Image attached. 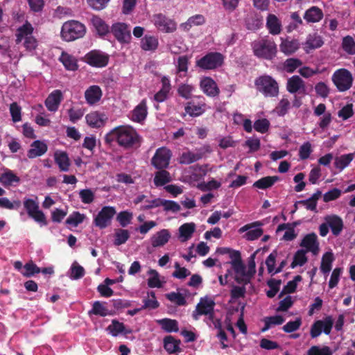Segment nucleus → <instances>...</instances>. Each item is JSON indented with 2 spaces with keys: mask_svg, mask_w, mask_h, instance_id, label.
<instances>
[{
  "mask_svg": "<svg viewBox=\"0 0 355 355\" xmlns=\"http://www.w3.org/2000/svg\"><path fill=\"white\" fill-rule=\"evenodd\" d=\"M91 22L99 35L104 36L110 32L109 26L98 16H93Z\"/></svg>",
  "mask_w": 355,
  "mask_h": 355,
  "instance_id": "37",
  "label": "nucleus"
},
{
  "mask_svg": "<svg viewBox=\"0 0 355 355\" xmlns=\"http://www.w3.org/2000/svg\"><path fill=\"white\" fill-rule=\"evenodd\" d=\"M159 170L155 173L154 178V184L157 187L163 186L171 181V175L168 171L164 169Z\"/></svg>",
  "mask_w": 355,
  "mask_h": 355,
  "instance_id": "43",
  "label": "nucleus"
},
{
  "mask_svg": "<svg viewBox=\"0 0 355 355\" xmlns=\"http://www.w3.org/2000/svg\"><path fill=\"white\" fill-rule=\"evenodd\" d=\"M277 256V252L273 251L271 252L266 260V264L269 273L276 274L279 272V268H276L275 262Z\"/></svg>",
  "mask_w": 355,
  "mask_h": 355,
  "instance_id": "55",
  "label": "nucleus"
},
{
  "mask_svg": "<svg viewBox=\"0 0 355 355\" xmlns=\"http://www.w3.org/2000/svg\"><path fill=\"white\" fill-rule=\"evenodd\" d=\"M23 204L30 218H33L41 226L47 225L46 216L44 212L40 209L39 203L36 200L25 198Z\"/></svg>",
  "mask_w": 355,
  "mask_h": 355,
  "instance_id": "6",
  "label": "nucleus"
},
{
  "mask_svg": "<svg viewBox=\"0 0 355 355\" xmlns=\"http://www.w3.org/2000/svg\"><path fill=\"white\" fill-rule=\"evenodd\" d=\"M262 223L259 221L241 227L239 232L243 233L247 232L244 237L248 241H254L259 238L263 234V230L260 227Z\"/></svg>",
  "mask_w": 355,
  "mask_h": 355,
  "instance_id": "18",
  "label": "nucleus"
},
{
  "mask_svg": "<svg viewBox=\"0 0 355 355\" xmlns=\"http://www.w3.org/2000/svg\"><path fill=\"white\" fill-rule=\"evenodd\" d=\"M161 83L162 88L154 96V100L158 103L164 102L168 98L171 89V81L168 77L162 76Z\"/></svg>",
  "mask_w": 355,
  "mask_h": 355,
  "instance_id": "29",
  "label": "nucleus"
},
{
  "mask_svg": "<svg viewBox=\"0 0 355 355\" xmlns=\"http://www.w3.org/2000/svg\"><path fill=\"white\" fill-rule=\"evenodd\" d=\"M332 352L331 349L324 346L320 347L318 346H313L308 350V355H331Z\"/></svg>",
  "mask_w": 355,
  "mask_h": 355,
  "instance_id": "64",
  "label": "nucleus"
},
{
  "mask_svg": "<svg viewBox=\"0 0 355 355\" xmlns=\"http://www.w3.org/2000/svg\"><path fill=\"white\" fill-rule=\"evenodd\" d=\"M230 263L235 272V280L239 284H247L252 277L242 263L240 254L239 252L236 253V257Z\"/></svg>",
  "mask_w": 355,
  "mask_h": 355,
  "instance_id": "9",
  "label": "nucleus"
},
{
  "mask_svg": "<svg viewBox=\"0 0 355 355\" xmlns=\"http://www.w3.org/2000/svg\"><path fill=\"white\" fill-rule=\"evenodd\" d=\"M252 48L255 56L266 60L272 59L277 51L276 44L268 37L254 40L252 43Z\"/></svg>",
  "mask_w": 355,
  "mask_h": 355,
  "instance_id": "2",
  "label": "nucleus"
},
{
  "mask_svg": "<svg viewBox=\"0 0 355 355\" xmlns=\"http://www.w3.org/2000/svg\"><path fill=\"white\" fill-rule=\"evenodd\" d=\"M284 322V318L282 315H274L267 317L264 319L265 326L263 328V331L269 329L273 325L282 324Z\"/></svg>",
  "mask_w": 355,
  "mask_h": 355,
  "instance_id": "57",
  "label": "nucleus"
},
{
  "mask_svg": "<svg viewBox=\"0 0 355 355\" xmlns=\"http://www.w3.org/2000/svg\"><path fill=\"white\" fill-rule=\"evenodd\" d=\"M159 45L158 39L153 35H146L140 42L141 48L146 51H154Z\"/></svg>",
  "mask_w": 355,
  "mask_h": 355,
  "instance_id": "35",
  "label": "nucleus"
},
{
  "mask_svg": "<svg viewBox=\"0 0 355 355\" xmlns=\"http://www.w3.org/2000/svg\"><path fill=\"white\" fill-rule=\"evenodd\" d=\"M86 62L89 65L96 67H103L107 64L109 57L104 53L92 51L85 56Z\"/></svg>",
  "mask_w": 355,
  "mask_h": 355,
  "instance_id": "19",
  "label": "nucleus"
},
{
  "mask_svg": "<svg viewBox=\"0 0 355 355\" xmlns=\"http://www.w3.org/2000/svg\"><path fill=\"white\" fill-rule=\"evenodd\" d=\"M257 89L266 97H275L279 94L277 82L268 75L257 78L254 82Z\"/></svg>",
  "mask_w": 355,
  "mask_h": 355,
  "instance_id": "4",
  "label": "nucleus"
},
{
  "mask_svg": "<svg viewBox=\"0 0 355 355\" xmlns=\"http://www.w3.org/2000/svg\"><path fill=\"white\" fill-rule=\"evenodd\" d=\"M111 32L120 43L128 44L131 40L130 29L128 24L117 22L112 24Z\"/></svg>",
  "mask_w": 355,
  "mask_h": 355,
  "instance_id": "15",
  "label": "nucleus"
},
{
  "mask_svg": "<svg viewBox=\"0 0 355 355\" xmlns=\"http://www.w3.org/2000/svg\"><path fill=\"white\" fill-rule=\"evenodd\" d=\"M180 340L175 339L172 336H167L164 338V347L169 354H173L180 351Z\"/></svg>",
  "mask_w": 355,
  "mask_h": 355,
  "instance_id": "40",
  "label": "nucleus"
},
{
  "mask_svg": "<svg viewBox=\"0 0 355 355\" xmlns=\"http://www.w3.org/2000/svg\"><path fill=\"white\" fill-rule=\"evenodd\" d=\"M60 60L68 70L75 71L78 69L76 59L67 53H62L60 58Z\"/></svg>",
  "mask_w": 355,
  "mask_h": 355,
  "instance_id": "44",
  "label": "nucleus"
},
{
  "mask_svg": "<svg viewBox=\"0 0 355 355\" xmlns=\"http://www.w3.org/2000/svg\"><path fill=\"white\" fill-rule=\"evenodd\" d=\"M157 322L162 326V329L167 332H177L178 331V322L175 320L164 318L158 320Z\"/></svg>",
  "mask_w": 355,
  "mask_h": 355,
  "instance_id": "50",
  "label": "nucleus"
},
{
  "mask_svg": "<svg viewBox=\"0 0 355 355\" xmlns=\"http://www.w3.org/2000/svg\"><path fill=\"white\" fill-rule=\"evenodd\" d=\"M194 90L195 87L192 85L182 83L179 85L177 92L181 97L184 99H189L191 98Z\"/></svg>",
  "mask_w": 355,
  "mask_h": 355,
  "instance_id": "51",
  "label": "nucleus"
},
{
  "mask_svg": "<svg viewBox=\"0 0 355 355\" xmlns=\"http://www.w3.org/2000/svg\"><path fill=\"white\" fill-rule=\"evenodd\" d=\"M333 327V319L328 316L324 320L315 321L311 327L310 334L311 338H315L319 336L322 331L329 335Z\"/></svg>",
  "mask_w": 355,
  "mask_h": 355,
  "instance_id": "16",
  "label": "nucleus"
},
{
  "mask_svg": "<svg viewBox=\"0 0 355 355\" xmlns=\"http://www.w3.org/2000/svg\"><path fill=\"white\" fill-rule=\"evenodd\" d=\"M342 47L348 54H355V41L352 37L347 35L343 37L342 41Z\"/></svg>",
  "mask_w": 355,
  "mask_h": 355,
  "instance_id": "58",
  "label": "nucleus"
},
{
  "mask_svg": "<svg viewBox=\"0 0 355 355\" xmlns=\"http://www.w3.org/2000/svg\"><path fill=\"white\" fill-rule=\"evenodd\" d=\"M170 238L171 234L168 230L163 229L152 236L150 243L154 248L162 247L168 243Z\"/></svg>",
  "mask_w": 355,
  "mask_h": 355,
  "instance_id": "30",
  "label": "nucleus"
},
{
  "mask_svg": "<svg viewBox=\"0 0 355 355\" xmlns=\"http://www.w3.org/2000/svg\"><path fill=\"white\" fill-rule=\"evenodd\" d=\"M85 274V269L79 265L78 262L74 261L70 268L69 277L73 280H77L84 277Z\"/></svg>",
  "mask_w": 355,
  "mask_h": 355,
  "instance_id": "48",
  "label": "nucleus"
},
{
  "mask_svg": "<svg viewBox=\"0 0 355 355\" xmlns=\"http://www.w3.org/2000/svg\"><path fill=\"white\" fill-rule=\"evenodd\" d=\"M48 150L47 144L40 140L33 141L28 150L27 156L30 159L40 157L45 154Z\"/></svg>",
  "mask_w": 355,
  "mask_h": 355,
  "instance_id": "28",
  "label": "nucleus"
},
{
  "mask_svg": "<svg viewBox=\"0 0 355 355\" xmlns=\"http://www.w3.org/2000/svg\"><path fill=\"white\" fill-rule=\"evenodd\" d=\"M278 180L277 176H266L256 181L253 186L258 189H266L272 187Z\"/></svg>",
  "mask_w": 355,
  "mask_h": 355,
  "instance_id": "45",
  "label": "nucleus"
},
{
  "mask_svg": "<svg viewBox=\"0 0 355 355\" xmlns=\"http://www.w3.org/2000/svg\"><path fill=\"white\" fill-rule=\"evenodd\" d=\"M54 159L60 171L67 172L69 170L70 160L65 152L56 151L54 154Z\"/></svg>",
  "mask_w": 355,
  "mask_h": 355,
  "instance_id": "34",
  "label": "nucleus"
},
{
  "mask_svg": "<svg viewBox=\"0 0 355 355\" xmlns=\"http://www.w3.org/2000/svg\"><path fill=\"white\" fill-rule=\"evenodd\" d=\"M20 179L12 171L7 170L0 176V182L5 187L11 186L13 183L19 182Z\"/></svg>",
  "mask_w": 355,
  "mask_h": 355,
  "instance_id": "46",
  "label": "nucleus"
},
{
  "mask_svg": "<svg viewBox=\"0 0 355 355\" xmlns=\"http://www.w3.org/2000/svg\"><path fill=\"white\" fill-rule=\"evenodd\" d=\"M206 110L207 104L205 98L202 96H196L195 99L188 102L184 107L186 114L192 117L202 115Z\"/></svg>",
  "mask_w": 355,
  "mask_h": 355,
  "instance_id": "12",
  "label": "nucleus"
},
{
  "mask_svg": "<svg viewBox=\"0 0 355 355\" xmlns=\"http://www.w3.org/2000/svg\"><path fill=\"white\" fill-rule=\"evenodd\" d=\"M86 33V27L76 20H69L62 26L60 35L63 40L71 42L83 37Z\"/></svg>",
  "mask_w": 355,
  "mask_h": 355,
  "instance_id": "3",
  "label": "nucleus"
},
{
  "mask_svg": "<svg viewBox=\"0 0 355 355\" xmlns=\"http://www.w3.org/2000/svg\"><path fill=\"white\" fill-rule=\"evenodd\" d=\"M9 110L12 117V121L14 123L21 121V107L17 104V103H12L10 105Z\"/></svg>",
  "mask_w": 355,
  "mask_h": 355,
  "instance_id": "60",
  "label": "nucleus"
},
{
  "mask_svg": "<svg viewBox=\"0 0 355 355\" xmlns=\"http://www.w3.org/2000/svg\"><path fill=\"white\" fill-rule=\"evenodd\" d=\"M199 85L203 93L208 96L215 97L220 93L216 83L210 77L202 78Z\"/></svg>",
  "mask_w": 355,
  "mask_h": 355,
  "instance_id": "20",
  "label": "nucleus"
},
{
  "mask_svg": "<svg viewBox=\"0 0 355 355\" xmlns=\"http://www.w3.org/2000/svg\"><path fill=\"white\" fill-rule=\"evenodd\" d=\"M205 21V17L202 15L198 14L190 17L186 22L182 23L180 27L184 31H189L193 26H201Z\"/></svg>",
  "mask_w": 355,
  "mask_h": 355,
  "instance_id": "33",
  "label": "nucleus"
},
{
  "mask_svg": "<svg viewBox=\"0 0 355 355\" xmlns=\"http://www.w3.org/2000/svg\"><path fill=\"white\" fill-rule=\"evenodd\" d=\"M108 120L105 112L100 111L90 112L85 116L87 124L92 128H100L103 127Z\"/></svg>",
  "mask_w": 355,
  "mask_h": 355,
  "instance_id": "17",
  "label": "nucleus"
},
{
  "mask_svg": "<svg viewBox=\"0 0 355 355\" xmlns=\"http://www.w3.org/2000/svg\"><path fill=\"white\" fill-rule=\"evenodd\" d=\"M354 159V155L352 153L345 154L336 157L334 160L335 167L343 171L346 168Z\"/></svg>",
  "mask_w": 355,
  "mask_h": 355,
  "instance_id": "47",
  "label": "nucleus"
},
{
  "mask_svg": "<svg viewBox=\"0 0 355 355\" xmlns=\"http://www.w3.org/2000/svg\"><path fill=\"white\" fill-rule=\"evenodd\" d=\"M286 89L291 94H305L306 85L304 81L298 76H293L288 79Z\"/></svg>",
  "mask_w": 355,
  "mask_h": 355,
  "instance_id": "22",
  "label": "nucleus"
},
{
  "mask_svg": "<svg viewBox=\"0 0 355 355\" xmlns=\"http://www.w3.org/2000/svg\"><path fill=\"white\" fill-rule=\"evenodd\" d=\"M334 260V254L331 252H327L322 256L320 270L324 274H328L332 268V263Z\"/></svg>",
  "mask_w": 355,
  "mask_h": 355,
  "instance_id": "42",
  "label": "nucleus"
},
{
  "mask_svg": "<svg viewBox=\"0 0 355 355\" xmlns=\"http://www.w3.org/2000/svg\"><path fill=\"white\" fill-rule=\"evenodd\" d=\"M172 153L168 148L166 147L159 148L151 159V164L157 169L166 168L169 165Z\"/></svg>",
  "mask_w": 355,
  "mask_h": 355,
  "instance_id": "11",
  "label": "nucleus"
},
{
  "mask_svg": "<svg viewBox=\"0 0 355 355\" xmlns=\"http://www.w3.org/2000/svg\"><path fill=\"white\" fill-rule=\"evenodd\" d=\"M291 107V103L286 98H282L275 107L276 113L281 116H284Z\"/></svg>",
  "mask_w": 355,
  "mask_h": 355,
  "instance_id": "63",
  "label": "nucleus"
},
{
  "mask_svg": "<svg viewBox=\"0 0 355 355\" xmlns=\"http://www.w3.org/2000/svg\"><path fill=\"white\" fill-rule=\"evenodd\" d=\"M62 93L59 89L53 91L45 100L44 104L50 112H56L62 100Z\"/></svg>",
  "mask_w": 355,
  "mask_h": 355,
  "instance_id": "23",
  "label": "nucleus"
},
{
  "mask_svg": "<svg viewBox=\"0 0 355 355\" xmlns=\"http://www.w3.org/2000/svg\"><path fill=\"white\" fill-rule=\"evenodd\" d=\"M130 237L129 232L127 230L119 229L115 232L114 245H121L125 243Z\"/></svg>",
  "mask_w": 355,
  "mask_h": 355,
  "instance_id": "62",
  "label": "nucleus"
},
{
  "mask_svg": "<svg viewBox=\"0 0 355 355\" xmlns=\"http://www.w3.org/2000/svg\"><path fill=\"white\" fill-rule=\"evenodd\" d=\"M214 306L215 302L212 298L207 296L201 297L193 312V318L197 320L199 316L205 315H208L211 320H213Z\"/></svg>",
  "mask_w": 355,
  "mask_h": 355,
  "instance_id": "8",
  "label": "nucleus"
},
{
  "mask_svg": "<svg viewBox=\"0 0 355 355\" xmlns=\"http://www.w3.org/2000/svg\"><path fill=\"white\" fill-rule=\"evenodd\" d=\"M85 218V215L80 214L78 211H74L66 220L67 225L72 227H77L79 224L82 223Z\"/></svg>",
  "mask_w": 355,
  "mask_h": 355,
  "instance_id": "56",
  "label": "nucleus"
},
{
  "mask_svg": "<svg viewBox=\"0 0 355 355\" xmlns=\"http://www.w3.org/2000/svg\"><path fill=\"white\" fill-rule=\"evenodd\" d=\"M115 214L116 210L113 207L105 206L96 216L94 223L100 229H104L110 225Z\"/></svg>",
  "mask_w": 355,
  "mask_h": 355,
  "instance_id": "14",
  "label": "nucleus"
},
{
  "mask_svg": "<svg viewBox=\"0 0 355 355\" xmlns=\"http://www.w3.org/2000/svg\"><path fill=\"white\" fill-rule=\"evenodd\" d=\"M223 60L224 57L221 53L212 52L197 60L196 66L206 70L215 69L222 66Z\"/></svg>",
  "mask_w": 355,
  "mask_h": 355,
  "instance_id": "7",
  "label": "nucleus"
},
{
  "mask_svg": "<svg viewBox=\"0 0 355 355\" xmlns=\"http://www.w3.org/2000/svg\"><path fill=\"white\" fill-rule=\"evenodd\" d=\"M196 230L193 223H184L179 227V238L182 242H185L191 238Z\"/></svg>",
  "mask_w": 355,
  "mask_h": 355,
  "instance_id": "38",
  "label": "nucleus"
},
{
  "mask_svg": "<svg viewBox=\"0 0 355 355\" xmlns=\"http://www.w3.org/2000/svg\"><path fill=\"white\" fill-rule=\"evenodd\" d=\"M322 10L317 6H312L306 10L304 15V19L307 23H317L323 18Z\"/></svg>",
  "mask_w": 355,
  "mask_h": 355,
  "instance_id": "32",
  "label": "nucleus"
},
{
  "mask_svg": "<svg viewBox=\"0 0 355 355\" xmlns=\"http://www.w3.org/2000/svg\"><path fill=\"white\" fill-rule=\"evenodd\" d=\"M159 304L156 299L153 291L148 293L147 297L144 300V305L141 309H155L159 306Z\"/></svg>",
  "mask_w": 355,
  "mask_h": 355,
  "instance_id": "53",
  "label": "nucleus"
},
{
  "mask_svg": "<svg viewBox=\"0 0 355 355\" xmlns=\"http://www.w3.org/2000/svg\"><path fill=\"white\" fill-rule=\"evenodd\" d=\"M210 151V148L208 146L196 148L194 151L187 150L179 156L178 160L180 164H190L200 160L206 153Z\"/></svg>",
  "mask_w": 355,
  "mask_h": 355,
  "instance_id": "10",
  "label": "nucleus"
},
{
  "mask_svg": "<svg viewBox=\"0 0 355 355\" xmlns=\"http://www.w3.org/2000/svg\"><path fill=\"white\" fill-rule=\"evenodd\" d=\"M151 21L158 30L164 33H173L177 28L175 21L167 18L162 13L153 15Z\"/></svg>",
  "mask_w": 355,
  "mask_h": 355,
  "instance_id": "13",
  "label": "nucleus"
},
{
  "mask_svg": "<svg viewBox=\"0 0 355 355\" xmlns=\"http://www.w3.org/2000/svg\"><path fill=\"white\" fill-rule=\"evenodd\" d=\"M302 64V61L297 58H288L284 62V69L288 73H293Z\"/></svg>",
  "mask_w": 355,
  "mask_h": 355,
  "instance_id": "61",
  "label": "nucleus"
},
{
  "mask_svg": "<svg viewBox=\"0 0 355 355\" xmlns=\"http://www.w3.org/2000/svg\"><path fill=\"white\" fill-rule=\"evenodd\" d=\"M33 28L32 25L26 21L23 26L19 27L16 33V43H20L23 40H26L33 36Z\"/></svg>",
  "mask_w": 355,
  "mask_h": 355,
  "instance_id": "36",
  "label": "nucleus"
},
{
  "mask_svg": "<svg viewBox=\"0 0 355 355\" xmlns=\"http://www.w3.org/2000/svg\"><path fill=\"white\" fill-rule=\"evenodd\" d=\"M89 313L100 315L102 317L110 315V312L107 309V308L105 306L103 303L99 301H96L94 302L92 309L89 311Z\"/></svg>",
  "mask_w": 355,
  "mask_h": 355,
  "instance_id": "49",
  "label": "nucleus"
},
{
  "mask_svg": "<svg viewBox=\"0 0 355 355\" xmlns=\"http://www.w3.org/2000/svg\"><path fill=\"white\" fill-rule=\"evenodd\" d=\"M324 44L322 37L317 33L309 34L306 41L303 43V46L306 52L310 50L321 47Z\"/></svg>",
  "mask_w": 355,
  "mask_h": 355,
  "instance_id": "31",
  "label": "nucleus"
},
{
  "mask_svg": "<svg viewBox=\"0 0 355 355\" xmlns=\"http://www.w3.org/2000/svg\"><path fill=\"white\" fill-rule=\"evenodd\" d=\"M102 95V90L98 85H92L85 92V101L89 105L96 104L101 100Z\"/></svg>",
  "mask_w": 355,
  "mask_h": 355,
  "instance_id": "26",
  "label": "nucleus"
},
{
  "mask_svg": "<svg viewBox=\"0 0 355 355\" xmlns=\"http://www.w3.org/2000/svg\"><path fill=\"white\" fill-rule=\"evenodd\" d=\"M40 272V268L37 266L32 261L26 263L24 267L23 270L21 271V274L24 277H31L35 274H38Z\"/></svg>",
  "mask_w": 355,
  "mask_h": 355,
  "instance_id": "59",
  "label": "nucleus"
},
{
  "mask_svg": "<svg viewBox=\"0 0 355 355\" xmlns=\"http://www.w3.org/2000/svg\"><path fill=\"white\" fill-rule=\"evenodd\" d=\"M306 251L304 250H297L294 257L293 261L291 263V268H294L297 266H302L307 261V257L306 256Z\"/></svg>",
  "mask_w": 355,
  "mask_h": 355,
  "instance_id": "52",
  "label": "nucleus"
},
{
  "mask_svg": "<svg viewBox=\"0 0 355 355\" xmlns=\"http://www.w3.org/2000/svg\"><path fill=\"white\" fill-rule=\"evenodd\" d=\"M149 276L148 279V285L150 288H160L162 287V282L159 279V273L153 269H150L148 272Z\"/></svg>",
  "mask_w": 355,
  "mask_h": 355,
  "instance_id": "54",
  "label": "nucleus"
},
{
  "mask_svg": "<svg viewBox=\"0 0 355 355\" xmlns=\"http://www.w3.org/2000/svg\"><path fill=\"white\" fill-rule=\"evenodd\" d=\"M105 141L112 144L116 141L119 146L129 149L140 145L141 138L130 125H119L111 130L105 136Z\"/></svg>",
  "mask_w": 355,
  "mask_h": 355,
  "instance_id": "1",
  "label": "nucleus"
},
{
  "mask_svg": "<svg viewBox=\"0 0 355 355\" xmlns=\"http://www.w3.org/2000/svg\"><path fill=\"white\" fill-rule=\"evenodd\" d=\"M324 220L329 225L334 236H337L341 233L344 224L343 219L340 216L335 214L327 215L324 218Z\"/></svg>",
  "mask_w": 355,
  "mask_h": 355,
  "instance_id": "25",
  "label": "nucleus"
},
{
  "mask_svg": "<svg viewBox=\"0 0 355 355\" xmlns=\"http://www.w3.org/2000/svg\"><path fill=\"white\" fill-rule=\"evenodd\" d=\"M148 114L147 101L143 99L131 112L130 119L132 121L141 123Z\"/></svg>",
  "mask_w": 355,
  "mask_h": 355,
  "instance_id": "24",
  "label": "nucleus"
},
{
  "mask_svg": "<svg viewBox=\"0 0 355 355\" xmlns=\"http://www.w3.org/2000/svg\"><path fill=\"white\" fill-rule=\"evenodd\" d=\"M280 50L286 55H290L295 52L299 48V44L297 40L282 38V42L279 45Z\"/></svg>",
  "mask_w": 355,
  "mask_h": 355,
  "instance_id": "39",
  "label": "nucleus"
},
{
  "mask_svg": "<svg viewBox=\"0 0 355 355\" xmlns=\"http://www.w3.org/2000/svg\"><path fill=\"white\" fill-rule=\"evenodd\" d=\"M266 26L271 35H277L282 31L281 20L274 14H268L266 17Z\"/></svg>",
  "mask_w": 355,
  "mask_h": 355,
  "instance_id": "27",
  "label": "nucleus"
},
{
  "mask_svg": "<svg viewBox=\"0 0 355 355\" xmlns=\"http://www.w3.org/2000/svg\"><path fill=\"white\" fill-rule=\"evenodd\" d=\"M285 230L282 239L284 241H293L297 236L294 227L289 223H283L279 225L277 229V233Z\"/></svg>",
  "mask_w": 355,
  "mask_h": 355,
  "instance_id": "41",
  "label": "nucleus"
},
{
  "mask_svg": "<svg viewBox=\"0 0 355 355\" xmlns=\"http://www.w3.org/2000/svg\"><path fill=\"white\" fill-rule=\"evenodd\" d=\"M300 246L306 248L305 251L317 255L320 250L317 235L313 232L306 234L302 240Z\"/></svg>",
  "mask_w": 355,
  "mask_h": 355,
  "instance_id": "21",
  "label": "nucleus"
},
{
  "mask_svg": "<svg viewBox=\"0 0 355 355\" xmlns=\"http://www.w3.org/2000/svg\"><path fill=\"white\" fill-rule=\"evenodd\" d=\"M332 82L339 92H343L349 89L353 84L352 73L346 69H339L332 75Z\"/></svg>",
  "mask_w": 355,
  "mask_h": 355,
  "instance_id": "5",
  "label": "nucleus"
}]
</instances>
